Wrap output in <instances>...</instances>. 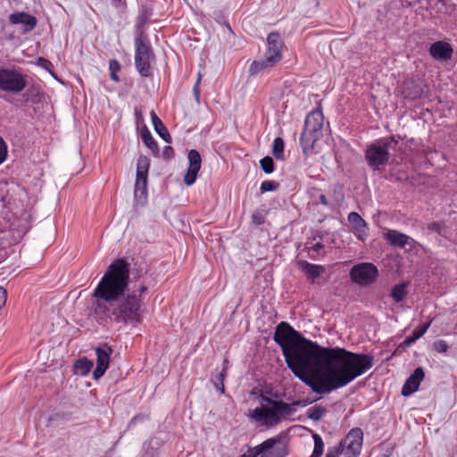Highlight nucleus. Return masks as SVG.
<instances>
[{
    "label": "nucleus",
    "mask_w": 457,
    "mask_h": 457,
    "mask_svg": "<svg viewBox=\"0 0 457 457\" xmlns=\"http://www.w3.org/2000/svg\"><path fill=\"white\" fill-rule=\"evenodd\" d=\"M144 53H145V61L147 60L149 61L151 58L154 57V54H153V51L146 46V44L145 43V50H144ZM146 63L145 62V65ZM147 76V73H146V67L145 66V77Z\"/></svg>",
    "instance_id": "43"
},
{
    "label": "nucleus",
    "mask_w": 457,
    "mask_h": 457,
    "mask_svg": "<svg viewBox=\"0 0 457 457\" xmlns=\"http://www.w3.org/2000/svg\"><path fill=\"white\" fill-rule=\"evenodd\" d=\"M347 220L352 225L355 236L361 241H364L367 237L368 225L367 222L355 212L348 214Z\"/></svg>",
    "instance_id": "17"
},
{
    "label": "nucleus",
    "mask_w": 457,
    "mask_h": 457,
    "mask_svg": "<svg viewBox=\"0 0 457 457\" xmlns=\"http://www.w3.org/2000/svg\"><path fill=\"white\" fill-rule=\"evenodd\" d=\"M363 443V432L360 428H352L345 438L339 442L343 445V452L350 457H357L361 451Z\"/></svg>",
    "instance_id": "10"
},
{
    "label": "nucleus",
    "mask_w": 457,
    "mask_h": 457,
    "mask_svg": "<svg viewBox=\"0 0 457 457\" xmlns=\"http://www.w3.org/2000/svg\"><path fill=\"white\" fill-rule=\"evenodd\" d=\"M188 168L184 176V183L187 186H192L197 178L201 169L202 159L199 152L195 149L189 150L187 154Z\"/></svg>",
    "instance_id": "11"
},
{
    "label": "nucleus",
    "mask_w": 457,
    "mask_h": 457,
    "mask_svg": "<svg viewBox=\"0 0 457 457\" xmlns=\"http://www.w3.org/2000/svg\"><path fill=\"white\" fill-rule=\"evenodd\" d=\"M37 63L46 69H48L49 66H52L51 62L43 57L38 58Z\"/></svg>",
    "instance_id": "46"
},
{
    "label": "nucleus",
    "mask_w": 457,
    "mask_h": 457,
    "mask_svg": "<svg viewBox=\"0 0 457 457\" xmlns=\"http://www.w3.org/2000/svg\"><path fill=\"white\" fill-rule=\"evenodd\" d=\"M377 267L370 262H361L354 265L350 270V278L359 286L372 284L378 277Z\"/></svg>",
    "instance_id": "9"
},
{
    "label": "nucleus",
    "mask_w": 457,
    "mask_h": 457,
    "mask_svg": "<svg viewBox=\"0 0 457 457\" xmlns=\"http://www.w3.org/2000/svg\"><path fill=\"white\" fill-rule=\"evenodd\" d=\"M262 402L265 404H262L260 407L253 410L250 417L257 423L267 427L276 426L282 420L294 414L295 412V406H305L307 404L302 401H294L291 403H287L267 396L262 397Z\"/></svg>",
    "instance_id": "3"
},
{
    "label": "nucleus",
    "mask_w": 457,
    "mask_h": 457,
    "mask_svg": "<svg viewBox=\"0 0 457 457\" xmlns=\"http://www.w3.org/2000/svg\"><path fill=\"white\" fill-rule=\"evenodd\" d=\"M135 115H136V118H137V137L138 138H141L143 139V118H142V115H141V110L138 109V108H136L135 109Z\"/></svg>",
    "instance_id": "33"
},
{
    "label": "nucleus",
    "mask_w": 457,
    "mask_h": 457,
    "mask_svg": "<svg viewBox=\"0 0 457 457\" xmlns=\"http://www.w3.org/2000/svg\"><path fill=\"white\" fill-rule=\"evenodd\" d=\"M136 56L135 62L138 72L143 75V15H139L136 24Z\"/></svg>",
    "instance_id": "13"
},
{
    "label": "nucleus",
    "mask_w": 457,
    "mask_h": 457,
    "mask_svg": "<svg viewBox=\"0 0 457 457\" xmlns=\"http://www.w3.org/2000/svg\"><path fill=\"white\" fill-rule=\"evenodd\" d=\"M226 376L227 372L220 371L217 377V381L215 382V387L221 393L224 392V379Z\"/></svg>",
    "instance_id": "37"
},
{
    "label": "nucleus",
    "mask_w": 457,
    "mask_h": 457,
    "mask_svg": "<svg viewBox=\"0 0 457 457\" xmlns=\"http://www.w3.org/2000/svg\"><path fill=\"white\" fill-rule=\"evenodd\" d=\"M252 222L255 225H262L265 222V216L261 211H255L252 214Z\"/></svg>",
    "instance_id": "36"
},
{
    "label": "nucleus",
    "mask_w": 457,
    "mask_h": 457,
    "mask_svg": "<svg viewBox=\"0 0 457 457\" xmlns=\"http://www.w3.org/2000/svg\"><path fill=\"white\" fill-rule=\"evenodd\" d=\"M429 326H430V323H427V324H424L420 327L414 328L411 333V335L414 337V339L418 340L419 338H420L427 332Z\"/></svg>",
    "instance_id": "35"
},
{
    "label": "nucleus",
    "mask_w": 457,
    "mask_h": 457,
    "mask_svg": "<svg viewBox=\"0 0 457 457\" xmlns=\"http://www.w3.org/2000/svg\"><path fill=\"white\" fill-rule=\"evenodd\" d=\"M145 145H146L154 155L159 154V147L156 141L152 137L149 129L145 125Z\"/></svg>",
    "instance_id": "29"
},
{
    "label": "nucleus",
    "mask_w": 457,
    "mask_h": 457,
    "mask_svg": "<svg viewBox=\"0 0 457 457\" xmlns=\"http://www.w3.org/2000/svg\"><path fill=\"white\" fill-rule=\"evenodd\" d=\"M323 248L321 243H316L308 250V254L311 258H315V254H319L320 251Z\"/></svg>",
    "instance_id": "39"
},
{
    "label": "nucleus",
    "mask_w": 457,
    "mask_h": 457,
    "mask_svg": "<svg viewBox=\"0 0 457 457\" xmlns=\"http://www.w3.org/2000/svg\"><path fill=\"white\" fill-rule=\"evenodd\" d=\"M144 17H145V19L146 18V12L145 11Z\"/></svg>",
    "instance_id": "52"
},
{
    "label": "nucleus",
    "mask_w": 457,
    "mask_h": 457,
    "mask_svg": "<svg viewBox=\"0 0 457 457\" xmlns=\"http://www.w3.org/2000/svg\"><path fill=\"white\" fill-rule=\"evenodd\" d=\"M174 155L173 148L170 145H166L162 150V156L164 159L169 160Z\"/></svg>",
    "instance_id": "44"
},
{
    "label": "nucleus",
    "mask_w": 457,
    "mask_h": 457,
    "mask_svg": "<svg viewBox=\"0 0 457 457\" xmlns=\"http://www.w3.org/2000/svg\"><path fill=\"white\" fill-rule=\"evenodd\" d=\"M326 413V409L321 405H314L308 409L307 417L314 421L320 420Z\"/></svg>",
    "instance_id": "28"
},
{
    "label": "nucleus",
    "mask_w": 457,
    "mask_h": 457,
    "mask_svg": "<svg viewBox=\"0 0 457 457\" xmlns=\"http://www.w3.org/2000/svg\"><path fill=\"white\" fill-rule=\"evenodd\" d=\"M299 266L305 273L307 278L312 283H314L315 279L318 278L324 271V267L322 265L310 263L307 261L299 262Z\"/></svg>",
    "instance_id": "19"
},
{
    "label": "nucleus",
    "mask_w": 457,
    "mask_h": 457,
    "mask_svg": "<svg viewBox=\"0 0 457 457\" xmlns=\"http://www.w3.org/2000/svg\"><path fill=\"white\" fill-rule=\"evenodd\" d=\"M453 49L452 46L445 41H436L429 47L430 55L437 61H447L452 58Z\"/></svg>",
    "instance_id": "15"
},
{
    "label": "nucleus",
    "mask_w": 457,
    "mask_h": 457,
    "mask_svg": "<svg viewBox=\"0 0 457 457\" xmlns=\"http://www.w3.org/2000/svg\"><path fill=\"white\" fill-rule=\"evenodd\" d=\"M401 1L407 7H411V6L414 5V4H415V2L410 1V0H401Z\"/></svg>",
    "instance_id": "49"
},
{
    "label": "nucleus",
    "mask_w": 457,
    "mask_h": 457,
    "mask_svg": "<svg viewBox=\"0 0 457 457\" xmlns=\"http://www.w3.org/2000/svg\"><path fill=\"white\" fill-rule=\"evenodd\" d=\"M130 263L125 258L111 262L94 289L96 299L94 313L99 318L110 319L115 323L137 325L143 316V287L129 291Z\"/></svg>",
    "instance_id": "2"
},
{
    "label": "nucleus",
    "mask_w": 457,
    "mask_h": 457,
    "mask_svg": "<svg viewBox=\"0 0 457 457\" xmlns=\"http://www.w3.org/2000/svg\"><path fill=\"white\" fill-rule=\"evenodd\" d=\"M9 21L12 24H22L24 26L23 32L33 30L37 24V18L25 12L12 13L9 16Z\"/></svg>",
    "instance_id": "16"
},
{
    "label": "nucleus",
    "mask_w": 457,
    "mask_h": 457,
    "mask_svg": "<svg viewBox=\"0 0 457 457\" xmlns=\"http://www.w3.org/2000/svg\"><path fill=\"white\" fill-rule=\"evenodd\" d=\"M417 339H414V337L412 335H411L410 337H408L405 340L406 344L410 345V344H412L416 341Z\"/></svg>",
    "instance_id": "51"
},
{
    "label": "nucleus",
    "mask_w": 457,
    "mask_h": 457,
    "mask_svg": "<svg viewBox=\"0 0 457 457\" xmlns=\"http://www.w3.org/2000/svg\"><path fill=\"white\" fill-rule=\"evenodd\" d=\"M94 363L87 357L77 360L74 363V369L77 370L80 374L87 375L93 368Z\"/></svg>",
    "instance_id": "24"
},
{
    "label": "nucleus",
    "mask_w": 457,
    "mask_h": 457,
    "mask_svg": "<svg viewBox=\"0 0 457 457\" xmlns=\"http://www.w3.org/2000/svg\"><path fill=\"white\" fill-rule=\"evenodd\" d=\"M152 123L155 132L162 137L165 142L170 143L171 137L167 130L166 127L163 125L162 120L157 116V114L152 111L150 112Z\"/></svg>",
    "instance_id": "20"
},
{
    "label": "nucleus",
    "mask_w": 457,
    "mask_h": 457,
    "mask_svg": "<svg viewBox=\"0 0 457 457\" xmlns=\"http://www.w3.org/2000/svg\"><path fill=\"white\" fill-rule=\"evenodd\" d=\"M148 167H149V163H148V162H146V161L145 160V175H144V178H145V185L146 184V176H147Z\"/></svg>",
    "instance_id": "50"
},
{
    "label": "nucleus",
    "mask_w": 457,
    "mask_h": 457,
    "mask_svg": "<svg viewBox=\"0 0 457 457\" xmlns=\"http://www.w3.org/2000/svg\"><path fill=\"white\" fill-rule=\"evenodd\" d=\"M7 156V145L4 140L0 137V164H2Z\"/></svg>",
    "instance_id": "38"
},
{
    "label": "nucleus",
    "mask_w": 457,
    "mask_h": 457,
    "mask_svg": "<svg viewBox=\"0 0 457 457\" xmlns=\"http://www.w3.org/2000/svg\"><path fill=\"white\" fill-rule=\"evenodd\" d=\"M280 441L281 436L268 438L254 447L248 446L247 452L238 457H287L288 449Z\"/></svg>",
    "instance_id": "7"
},
{
    "label": "nucleus",
    "mask_w": 457,
    "mask_h": 457,
    "mask_svg": "<svg viewBox=\"0 0 457 457\" xmlns=\"http://www.w3.org/2000/svg\"><path fill=\"white\" fill-rule=\"evenodd\" d=\"M278 183L273 180H264L262 182L260 190L262 193L271 192L277 190Z\"/></svg>",
    "instance_id": "32"
},
{
    "label": "nucleus",
    "mask_w": 457,
    "mask_h": 457,
    "mask_svg": "<svg viewBox=\"0 0 457 457\" xmlns=\"http://www.w3.org/2000/svg\"><path fill=\"white\" fill-rule=\"evenodd\" d=\"M285 143L282 137H278L274 139L272 145V154L277 160L284 159Z\"/></svg>",
    "instance_id": "25"
},
{
    "label": "nucleus",
    "mask_w": 457,
    "mask_h": 457,
    "mask_svg": "<svg viewBox=\"0 0 457 457\" xmlns=\"http://www.w3.org/2000/svg\"><path fill=\"white\" fill-rule=\"evenodd\" d=\"M7 293L6 290L0 287V310L4 306L6 303Z\"/></svg>",
    "instance_id": "45"
},
{
    "label": "nucleus",
    "mask_w": 457,
    "mask_h": 457,
    "mask_svg": "<svg viewBox=\"0 0 457 457\" xmlns=\"http://www.w3.org/2000/svg\"><path fill=\"white\" fill-rule=\"evenodd\" d=\"M323 120L322 112L320 110L312 111L307 115L304 129L300 137V144L305 155L313 152L315 144L321 138Z\"/></svg>",
    "instance_id": "5"
},
{
    "label": "nucleus",
    "mask_w": 457,
    "mask_h": 457,
    "mask_svg": "<svg viewBox=\"0 0 457 457\" xmlns=\"http://www.w3.org/2000/svg\"><path fill=\"white\" fill-rule=\"evenodd\" d=\"M143 156L140 155L137 162V178L135 183V190L134 195L135 200L138 203L139 199L143 196V187H141V182H143Z\"/></svg>",
    "instance_id": "21"
},
{
    "label": "nucleus",
    "mask_w": 457,
    "mask_h": 457,
    "mask_svg": "<svg viewBox=\"0 0 457 457\" xmlns=\"http://www.w3.org/2000/svg\"><path fill=\"white\" fill-rule=\"evenodd\" d=\"M107 369L108 368L96 365V368L95 369V370L93 372V378L96 380L99 379L100 378H102L104 376V374L105 373Z\"/></svg>",
    "instance_id": "42"
},
{
    "label": "nucleus",
    "mask_w": 457,
    "mask_h": 457,
    "mask_svg": "<svg viewBox=\"0 0 457 457\" xmlns=\"http://www.w3.org/2000/svg\"><path fill=\"white\" fill-rule=\"evenodd\" d=\"M42 91L40 86L32 84L29 86L26 92L23 94V97L26 98V102H31L32 104H37L41 101Z\"/></svg>",
    "instance_id": "23"
},
{
    "label": "nucleus",
    "mask_w": 457,
    "mask_h": 457,
    "mask_svg": "<svg viewBox=\"0 0 457 457\" xmlns=\"http://www.w3.org/2000/svg\"><path fill=\"white\" fill-rule=\"evenodd\" d=\"M112 353V350L107 345V344H104L103 347H97L96 349V365L108 368L110 363V355Z\"/></svg>",
    "instance_id": "22"
},
{
    "label": "nucleus",
    "mask_w": 457,
    "mask_h": 457,
    "mask_svg": "<svg viewBox=\"0 0 457 457\" xmlns=\"http://www.w3.org/2000/svg\"><path fill=\"white\" fill-rule=\"evenodd\" d=\"M434 347L438 353H446L448 345L445 340H438L434 343Z\"/></svg>",
    "instance_id": "40"
},
{
    "label": "nucleus",
    "mask_w": 457,
    "mask_h": 457,
    "mask_svg": "<svg viewBox=\"0 0 457 457\" xmlns=\"http://www.w3.org/2000/svg\"><path fill=\"white\" fill-rule=\"evenodd\" d=\"M28 86L27 75L14 68H0V90L19 94Z\"/></svg>",
    "instance_id": "8"
},
{
    "label": "nucleus",
    "mask_w": 457,
    "mask_h": 457,
    "mask_svg": "<svg viewBox=\"0 0 457 457\" xmlns=\"http://www.w3.org/2000/svg\"><path fill=\"white\" fill-rule=\"evenodd\" d=\"M109 70H110L111 79L115 82H119L120 79H119L117 73L120 71V62L115 59L110 60L109 61Z\"/></svg>",
    "instance_id": "30"
},
{
    "label": "nucleus",
    "mask_w": 457,
    "mask_h": 457,
    "mask_svg": "<svg viewBox=\"0 0 457 457\" xmlns=\"http://www.w3.org/2000/svg\"><path fill=\"white\" fill-rule=\"evenodd\" d=\"M427 89V85L424 83L414 79H408L403 84V94L405 98L415 100L420 98Z\"/></svg>",
    "instance_id": "14"
},
{
    "label": "nucleus",
    "mask_w": 457,
    "mask_h": 457,
    "mask_svg": "<svg viewBox=\"0 0 457 457\" xmlns=\"http://www.w3.org/2000/svg\"><path fill=\"white\" fill-rule=\"evenodd\" d=\"M228 367H229L228 360V359H224V361H223V367H222V370L221 371L227 372L228 370Z\"/></svg>",
    "instance_id": "48"
},
{
    "label": "nucleus",
    "mask_w": 457,
    "mask_h": 457,
    "mask_svg": "<svg viewBox=\"0 0 457 457\" xmlns=\"http://www.w3.org/2000/svg\"><path fill=\"white\" fill-rule=\"evenodd\" d=\"M385 238L393 246L403 248L409 244L411 237L395 229H389L385 233Z\"/></svg>",
    "instance_id": "18"
},
{
    "label": "nucleus",
    "mask_w": 457,
    "mask_h": 457,
    "mask_svg": "<svg viewBox=\"0 0 457 457\" xmlns=\"http://www.w3.org/2000/svg\"><path fill=\"white\" fill-rule=\"evenodd\" d=\"M343 452V445H336L332 447H328L325 457H339Z\"/></svg>",
    "instance_id": "34"
},
{
    "label": "nucleus",
    "mask_w": 457,
    "mask_h": 457,
    "mask_svg": "<svg viewBox=\"0 0 457 457\" xmlns=\"http://www.w3.org/2000/svg\"><path fill=\"white\" fill-rule=\"evenodd\" d=\"M201 79H202V75L201 73L199 72L198 75H197V79L195 81V84L193 87V92H194V96L196 99V101H199V98H200V88H199V85H200V82H201Z\"/></svg>",
    "instance_id": "41"
},
{
    "label": "nucleus",
    "mask_w": 457,
    "mask_h": 457,
    "mask_svg": "<svg viewBox=\"0 0 457 457\" xmlns=\"http://www.w3.org/2000/svg\"><path fill=\"white\" fill-rule=\"evenodd\" d=\"M406 295L407 291L405 284H398L392 288L391 296L396 303L402 302Z\"/></svg>",
    "instance_id": "26"
},
{
    "label": "nucleus",
    "mask_w": 457,
    "mask_h": 457,
    "mask_svg": "<svg viewBox=\"0 0 457 457\" xmlns=\"http://www.w3.org/2000/svg\"><path fill=\"white\" fill-rule=\"evenodd\" d=\"M262 170L266 174H270L274 170V162L271 157L265 156L260 161Z\"/></svg>",
    "instance_id": "31"
},
{
    "label": "nucleus",
    "mask_w": 457,
    "mask_h": 457,
    "mask_svg": "<svg viewBox=\"0 0 457 457\" xmlns=\"http://www.w3.org/2000/svg\"><path fill=\"white\" fill-rule=\"evenodd\" d=\"M398 138L395 136L379 138L370 145L365 152V159L368 165L374 170H379L381 166L387 163L389 160V148L392 144H397Z\"/></svg>",
    "instance_id": "6"
},
{
    "label": "nucleus",
    "mask_w": 457,
    "mask_h": 457,
    "mask_svg": "<svg viewBox=\"0 0 457 457\" xmlns=\"http://www.w3.org/2000/svg\"><path fill=\"white\" fill-rule=\"evenodd\" d=\"M319 201L324 206H328V198L326 197L325 195H322V194L320 195H319Z\"/></svg>",
    "instance_id": "47"
},
{
    "label": "nucleus",
    "mask_w": 457,
    "mask_h": 457,
    "mask_svg": "<svg viewBox=\"0 0 457 457\" xmlns=\"http://www.w3.org/2000/svg\"><path fill=\"white\" fill-rule=\"evenodd\" d=\"M425 372L421 367L414 370L412 374L406 379L402 387V395L403 396H410L419 389L420 382L424 379Z\"/></svg>",
    "instance_id": "12"
},
{
    "label": "nucleus",
    "mask_w": 457,
    "mask_h": 457,
    "mask_svg": "<svg viewBox=\"0 0 457 457\" xmlns=\"http://www.w3.org/2000/svg\"><path fill=\"white\" fill-rule=\"evenodd\" d=\"M274 341L281 347L294 375L320 395L342 388L373 367L370 353H356L341 347H322L303 337L287 322L275 329Z\"/></svg>",
    "instance_id": "1"
},
{
    "label": "nucleus",
    "mask_w": 457,
    "mask_h": 457,
    "mask_svg": "<svg viewBox=\"0 0 457 457\" xmlns=\"http://www.w3.org/2000/svg\"><path fill=\"white\" fill-rule=\"evenodd\" d=\"M314 447L310 457H321L324 451V443L321 436L319 434L312 435Z\"/></svg>",
    "instance_id": "27"
},
{
    "label": "nucleus",
    "mask_w": 457,
    "mask_h": 457,
    "mask_svg": "<svg viewBox=\"0 0 457 457\" xmlns=\"http://www.w3.org/2000/svg\"><path fill=\"white\" fill-rule=\"evenodd\" d=\"M267 46L264 58L251 63L249 67L251 75H257L264 70L270 69L282 60L284 42L278 32L273 31L268 35Z\"/></svg>",
    "instance_id": "4"
}]
</instances>
